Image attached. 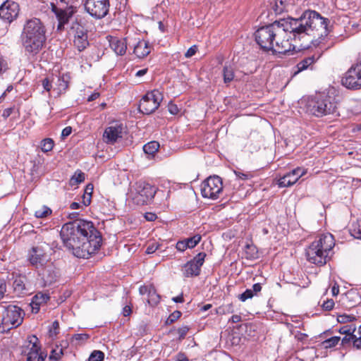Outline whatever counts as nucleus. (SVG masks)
<instances>
[{
	"label": "nucleus",
	"instance_id": "nucleus-1",
	"mask_svg": "<svg viewBox=\"0 0 361 361\" xmlns=\"http://www.w3.org/2000/svg\"><path fill=\"white\" fill-rule=\"evenodd\" d=\"M328 23L319 13L308 10L298 18L281 19L259 27L255 33V40L264 50L285 54L291 49V35L318 45L329 33Z\"/></svg>",
	"mask_w": 361,
	"mask_h": 361
},
{
	"label": "nucleus",
	"instance_id": "nucleus-37",
	"mask_svg": "<svg viewBox=\"0 0 361 361\" xmlns=\"http://www.w3.org/2000/svg\"><path fill=\"white\" fill-rule=\"evenodd\" d=\"M236 176L241 180H248L252 177V175L250 172L243 173L240 171H235Z\"/></svg>",
	"mask_w": 361,
	"mask_h": 361
},
{
	"label": "nucleus",
	"instance_id": "nucleus-31",
	"mask_svg": "<svg viewBox=\"0 0 361 361\" xmlns=\"http://www.w3.org/2000/svg\"><path fill=\"white\" fill-rule=\"evenodd\" d=\"M340 341L339 336H333L329 339L325 340L322 342V345L325 348L334 347L338 344Z\"/></svg>",
	"mask_w": 361,
	"mask_h": 361
},
{
	"label": "nucleus",
	"instance_id": "nucleus-12",
	"mask_svg": "<svg viewBox=\"0 0 361 361\" xmlns=\"http://www.w3.org/2000/svg\"><path fill=\"white\" fill-rule=\"evenodd\" d=\"M71 31L74 36L75 47L79 51H83L89 45L87 30L83 25L75 21L72 24Z\"/></svg>",
	"mask_w": 361,
	"mask_h": 361
},
{
	"label": "nucleus",
	"instance_id": "nucleus-41",
	"mask_svg": "<svg viewBox=\"0 0 361 361\" xmlns=\"http://www.w3.org/2000/svg\"><path fill=\"white\" fill-rule=\"evenodd\" d=\"M58 82H59V90L60 92L64 91L68 88V82L66 81L63 78V79L59 78Z\"/></svg>",
	"mask_w": 361,
	"mask_h": 361
},
{
	"label": "nucleus",
	"instance_id": "nucleus-34",
	"mask_svg": "<svg viewBox=\"0 0 361 361\" xmlns=\"http://www.w3.org/2000/svg\"><path fill=\"white\" fill-rule=\"evenodd\" d=\"M351 235L355 238L361 239V222L353 225Z\"/></svg>",
	"mask_w": 361,
	"mask_h": 361
},
{
	"label": "nucleus",
	"instance_id": "nucleus-14",
	"mask_svg": "<svg viewBox=\"0 0 361 361\" xmlns=\"http://www.w3.org/2000/svg\"><path fill=\"white\" fill-rule=\"evenodd\" d=\"M206 254L198 253L192 260L186 263L183 269V274L186 277L198 276L200 273V268L203 265Z\"/></svg>",
	"mask_w": 361,
	"mask_h": 361
},
{
	"label": "nucleus",
	"instance_id": "nucleus-24",
	"mask_svg": "<svg viewBox=\"0 0 361 361\" xmlns=\"http://www.w3.org/2000/svg\"><path fill=\"white\" fill-rule=\"evenodd\" d=\"M85 173L81 171H77L70 180V184L72 186L77 185L78 184L85 180Z\"/></svg>",
	"mask_w": 361,
	"mask_h": 361
},
{
	"label": "nucleus",
	"instance_id": "nucleus-30",
	"mask_svg": "<svg viewBox=\"0 0 361 361\" xmlns=\"http://www.w3.org/2000/svg\"><path fill=\"white\" fill-rule=\"evenodd\" d=\"M314 62V59L312 57H308L300 62H299L297 65V68L298 71H302L307 68L312 63Z\"/></svg>",
	"mask_w": 361,
	"mask_h": 361
},
{
	"label": "nucleus",
	"instance_id": "nucleus-8",
	"mask_svg": "<svg viewBox=\"0 0 361 361\" xmlns=\"http://www.w3.org/2000/svg\"><path fill=\"white\" fill-rule=\"evenodd\" d=\"M21 348V353L27 356V361H44L40 353L39 339L36 336H28Z\"/></svg>",
	"mask_w": 361,
	"mask_h": 361
},
{
	"label": "nucleus",
	"instance_id": "nucleus-16",
	"mask_svg": "<svg viewBox=\"0 0 361 361\" xmlns=\"http://www.w3.org/2000/svg\"><path fill=\"white\" fill-rule=\"evenodd\" d=\"M124 132L123 125L116 123L107 127L103 134L104 142L113 145L119 139L122 138Z\"/></svg>",
	"mask_w": 361,
	"mask_h": 361
},
{
	"label": "nucleus",
	"instance_id": "nucleus-19",
	"mask_svg": "<svg viewBox=\"0 0 361 361\" xmlns=\"http://www.w3.org/2000/svg\"><path fill=\"white\" fill-rule=\"evenodd\" d=\"M139 293L142 295H147V302L151 306H155L159 302L160 296L157 293L154 287L152 285L140 286Z\"/></svg>",
	"mask_w": 361,
	"mask_h": 361
},
{
	"label": "nucleus",
	"instance_id": "nucleus-26",
	"mask_svg": "<svg viewBox=\"0 0 361 361\" xmlns=\"http://www.w3.org/2000/svg\"><path fill=\"white\" fill-rule=\"evenodd\" d=\"M60 332L59 324L58 321L52 322L51 325L49 327L48 334L49 337L51 339L56 338L57 335Z\"/></svg>",
	"mask_w": 361,
	"mask_h": 361
},
{
	"label": "nucleus",
	"instance_id": "nucleus-36",
	"mask_svg": "<svg viewBox=\"0 0 361 361\" xmlns=\"http://www.w3.org/2000/svg\"><path fill=\"white\" fill-rule=\"evenodd\" d=\"M253 296L254 293H252V290L247 289L245 292L239 295L238 298L241 301L245 302L246 300L252 298Z\"/></svg>",
	"mask_w": 361,
	"mask_h": 361
},
{
	"label": "nucleus",
	"instance_id": "nucleus-45",
	"mask_svg": "<svg viewBox=\"0 0 361 361\" xmlns=\"http://www.w3.org/2000/svg\"><path fill=\"white\" fill-rule=\"evenodd\" d=\"M159 248V245L157 243H152L149 245L146 249V253L152 254Z\"/></svg>",
	"mask_w": 361,
	"mask_h": 361
},
{
	"label": "nucleus",
	"instance_id": "nucleus-17",
	"mask_svg": "<svg viewBox=\"0 0 361 361\" xmlns=\"http://www.w3.org/2000/svg\"><path fill=\"white\" fill-rule=\"evenodd\" d=\"M305 169L298 167L289 173L285 174L279 180V187H289L295 184L298 179L306 173Z\"/></svg>",
	"mask_w": 361,
	"mask_h": 361
},
{
	"label": "nucleus",
	"instance_id": "nucleus-61",
	"mask_svg": "<svg viewBox=\"0 0 361 361\" xmlns=\"http://www.w3.org/2000/svg\"><path fill=\"white\" fill-rule=\"evenodd\" d=\"M35 216L37 218H44L45 216V209L42 210L37 211L35 212Z\"/></svg>",
	"mask_w": 361,
	"mask_h": 361
},
{
	"label": "nucleus",
	"instance_id": "nucleus-46",
	"mask_svg": "<svg viewBox=\"0 0 361 361\" xmlns=\"http://www.w3.org/2000/svg\"><path fill=\"white\" fill-rule=\"evenodd\" d=\"M6 291V283L3 281H0V300L4 298Z\"/></svg>",
	"mask_w": 361,
	"mask_h": 361
},
{
	"label": "nucleus",
	"instance_id": "nucleus-52",
	"mask_svg": "<svg viewBox=\"0 0 361 361\" xmlns=\"http://www.w3.org/2000/svg\"><path fill=\"white\" fill-rule=\"evenodd\" d=\"M353 345L357 349L361 348V336L359 338H356L355 336L353 339Z\"/></svg>",
	"mask_w": 361,
	"mask_h": 361
},
{
	"label": "nucleus",
	"instance_id": "nucleus-20",
	"mask_svg": "<svg viewBox=\"0 0 361 361\" xmlns=\"http://www.w3.org/2000/svg\"><path fill=\"white\" fill-rule=\"evenodd\" d=\"M110 47L117 55L125 54L127 49V44L125 39L112 37L109 41Z\"/></svg>",
	"mask_w": 361,
	"mask_h": 361
},
{
	"label": "nucleus",
	"instance_id": "nucleus-64",
	"mask_svg": "<svg viewBox=\"0 0 361 361\" xmlns=\"http://www.w3.org/2000/svg\"><path fill=\"white\" fill-rule=\"evenodd\" d=\"M177 361H188V359L183 354H178Z\"/></svg>",
	"mask_w": 361,
	"mask_h": 361
},
{
	"label": "nucleus",
	"instance_id": "nucleus-43",
	"mask_svg": "<svg viewBox=\"0 0 361 361\" xmlns=\"http://www.w3.org/2000/svg\"><path fill=\"white\" fill-rule=\"evenodd\" d=\"M334 306V302L333 300H327L322 305L323 308L326 310H332Z\"/></svg>",
	"mask_w": 361,
	"mask_h": 361
},
{
	"label": "nucleus",
	"instance_id": "nucleus-38",
	"mask_svg": "<svg viewBox=\"0 0 361 361\" xmlns=\"http://www.w3.org/2000/svg\"><path fill=\"white\" fill-rule=\"evenodd\" d=\"M188 331H189V327L186 326L179 328L177 330V332L178 334V339L183 340L187 335Z\"/></svg>",
	"mask_w": 361,
	"mask_h": 361
},
{
	"label": "nucleus",
	"instance_id": "nucleus-11",
	"mask_svg": "<svg viewBox=\"0 0 361 361\" xmlns=\"http://www.w3.org/2000/svg\"><path fill=\"white\" fill-rule=\"evenodd\" d=\"M109 0H85V8L88 13L96 18L104 17L109 11Z\"/></svg>",
	"mask_w": 361,
	"mask_h": 361
},
{
	"label": "nucleus",
	"instance_id": "nucleus-4",
	"mask_svg": "<svg viewBox=\"0 0 361 361\" xmlns=\"http://www.w3.org/2000/svg\"><path fill=\"white\" fill-rule=\"evenodd\" d=\"M334 245V238L331 233L318 236L306 250L307 261L317 266L324 265L330 259Z\"/></svg>",
	"mask_w": 361,
	"mask_h": 361
},
{
	"label": "nucleus",
	"instance_id": "nucleus-6",
	"mask_svg": "<svg viewBox=\"0 0 361 361\" xmlns=\"http://www.w3.org/2000/svg\"><path fill=\"white\" fill-rule=\"evenodd\" d=\"M157 188L151 184L140 181L135 183L133 193V201L137 205L149 204L154 198Z\"/></svg>",
	"mask_w": 361,
	"mask_h": 361
},
{
	"label": "nucleus",
	"instance_id": "nucleus-40",
	"mask_svg": "<svg viewBox=\"0 0 361 361\" xmlns=\"http://www.w3.org/2000/svg\"><path fill=\"white\" fill-rule=\"evenodd\" d=\"M176 248L179 251H181V252L185 251L187 248H188L186 240H184L178 241L176 243Z\"/></svg>",
	"mask_w": 361,
	"mask_h": 361
},
{
	"label": "nucleus",
	"instance_id": "nucleus-13",
	"mask_svg": "<svg viewBox=\"0 0 361 361\" xmlns=\"http://www.w3.org/2000/svg\"><path fill=\"white\" fill-rule=\"evenodd\" d=\"M27 260L36 269L43 270L45 265V250L43 246H34L27 253Z\"/></svg>",
	"mask_w": 361,
	"mask_h": 361
},
{
	"label": "nucleus",
	"instance_id": "nucleus-62",
	"mask_svg": "<svg viewBox=\"0 0 361 361\" xmlns=\"http://www.w3.org/2000/svg\"><path fill=\"white\" fill-rule=\"evenodd\" d=\"M131 313V308L130 306L126 305L123 308V315L125 317L128 316Z\"/></svg>",
	"mask_w": 361,
	"mask_h": 361
},
{
	"label": "nucleus",
	"instance_id": "nucleus-53",
	"mask_svg": "<svg viewBox=\"0 0 361 361\" xmlns=\"http://www.w3.org/2000/svg\"><path fill=\"white\" fill-rule=\"evenodd\" d=\"M252 290V293L255 294H257V293L260 292L261 290H262V286L260 283H255L253 286H252V288L251 289Z\"/></svg>",
	"mask_w": 361,
	"mask_h": 361
},
{
	"label": "nucleus",
	"instance_id": "nucleus-50",
	"mask_svg": "<svg viewBox=\"0 0 361 361\" xmlns=\"http://www.w3.org/2000/svg\"><path fill=\"white\" fill-rule=\"evenodd\" d=\"M145 219L149 221H153L156 219L157 216L154 213L147 212L145 215Z\"/></svg>",
	"mask_w": 361,
	"mask_h": 361
},
{
	"label": "nucleus",
	"instance_id": "nucleus-49",
	"mask_svg": "<svg viewBox=\"0 0 361 361\" xmlns=\"http://www.w3.org/2000/svg\"><path fill=\"white\" fill-rule=\"evenodd\" d=\"M72 132V128L70 126L66 127L63 128V130L61 132V137L63 138L66 137L67 136L70 135Z\"/></svg>",
	"mask_w": 361,
	"mask_h": 361
},
{
	"label": "nucleus",
	"instance_id": "nucleus-15",
	"mask_svg": "<svg viewBox=\"0 0 361 361\" xmlns=\"http://www.w3.org/2000/svg\"><path fill=\"white\" fill-rule=\"evenodd\" d=\"M19 5L13 1L7 0L0 6V18L11 23L19 14Z\"/></svg>",
	"mask_w": 361,
	"mask_h": 361
},
{
	"label": "nucleus",
	"instance_id": "nucleus-23",
	"mask_svg": "<svg viewBox=\"0 0 361 361\" xmlns=\"http://www.w3.org/2000/svg\"><path fill=\"white\" fill-rule=\"evenodd\" d=\"M159 148V142L156 141H152L143 146V151L145 154L153 156L158 151Z\"/></svg>",
	"mask_w": 361,
	"mask_h": 361
},
{
	"label": "nucleus",
	"instance_id": "nucleus-29",
	"mask_svg": "<svg viewBox=\"0 0 361 361\" xmlns=\"http://www.w3.org/2000/svg\"><path fill=\"white\" fill-rule=\"evenodd\" d=\"M245 254L247 259H255L257 257V248L253 245H247L245 246Z\"/></svg>",
	"mask_w": 361,
	"mask_h": 361
},
{
	"label": "nucleus",
	"instance_id": "nucleus-28",
	"mask_svg": "<svg viewBox=\"0 0 361 361\" xmlns=\"http://www.w3.org/2000/svg\"><path fill=\"white\" fill-rule=\"evenodd\" d=\"M63 355V349L59 346L51 351L49 361H59Z\"/></svg>",
	"mask_w": 361,
	"mask_h": 361
},
{
	"label": "nucleus",
	"instance_id": "nucleus-54",
	"mask_svg": "<svg viewBox=\"0 0 361 361\" xmlns=\"http://www.w3.org/2000/svg\"><path fill=\"white\" fill-rule=\"evenodd\" d=\"M354 338H355V335H353V334L345 335V336L342 340V343H346L350 342V341H353V342Z\"/></svg>",
	"mask_w": 361,
	"mask_h": 361
},
{
	"label": "nucleus",
	"instance_id": "nucleus-18",
	"mask_svg": "<svg viewBox=\"0 0 361 361\" xmlns=\"http://www.w3.org/2000/svg\"><path fill=\"white\" fill-rule=\"evenodd\" d=\"M342 84L348 89H358L361 87V79L354 67L352 66L345 75L342 78Z\"/></svg>",
	"mask_w": 361,
	"mask_h": 361
},
{
	"label": "nucleus",
	"instance_id": "nucleus-56",
	"mask_svg": "<svg viewBox=\"0 0 361 361\" xmlns=\"http://www.w3.org/2000/svg\"><path fill=\"white\" fill-rule=\"evenodd\" d=\"M332 295L336 296L339 293V286L336 283L331 288Z\"/></svg>",
	"mask_w": 361,
	"mask_h": 361
},
{
	"label": "nucleus",
	"instance_id": "nucleus-35",
	"mask_svg": "<svg viewBox=\"0 0 361 361\" xmlns=\"http://www.w3.org/2000/svg\"><path fill=\"white\" fill-rule=\"evenodd\" d=\"M355 331V327L353 325H345L339 329V333L341 334L351 335Z\"/></svg>",
	"mask_w": 361,
	"mask_h": 361
},
{
	"label": "nucleus",
	"instance_id": "nucleus-3",
	"mask_svg": "<svg viewBox=\"0 0 361 361\" xmlns=\"http://www.w3.org/2000/svg\"><path fill=\"white\" fill-rule=\"evenodd\" d=\"M21 41L26 51L33 54L38 53L45 42V27L40 19L33 18L26 21Z\"/></svg>",
	"mask_w": 361,
	"mask_h": 361
},
{
	"label": "nucleus",
	"instance_id": "nucleus-51",
	"mask_svg": "<svg viewBox=\"0 0 361 361\" xmlns=\"http://www.w3.org/2000/svg\"><path fill=\"white\" fill-rule=\"evenodd\" d=\"M54 146V140L47 137V152L51 150Z\"/></svg>",
	"mask_w": 361,
	"mask_h": 361
},
{
	"label": "nucleus",
	"instance_id": "nucleus-27",
	"mask_svg": "<svg viewBox=\"0 0 361 361\" xmlns=\"http://www.w3.org/2000/svg\"><path fill=\"white\" fill-rule=\"evenodd\" d=\"M47 271H49V274L47 277V284H51L52 283L55 282L59 277V269H56V267H53Z\"/></svg>",
	"mask_w": 361,
	"mask_h": 361
},
{
	"label": "nucleus",
	"instance_id": "nucleus-5",
	"mask_svg": "<svg viewBox=\"0 0 361 361\" xmlns=\"http://www.w3.org/2000/svg\"><path fill=\"white\" fill-rule=\"evenodd\" d=\"M336 110V103L325 93L312 96L307 102V111L317 117L334 114Z\"/></svg>",
	"mask_w": 361,
	"mask_h": 361
},
{
	"label": "nucleus",
	"instance_id": "nucleus-42",
	"mask_svg": "<svg viewBox=\"0 0 361 361\" xmlns=\"http://www.w3.org/2000/svg\"><path fill=\"white\" fill-rule=\"evenodd\" d=\"M181 316V312L180 311H174L171 314L169 315L168 318V321H170L171 323L177 320Z\"/></svg>",
	"mask_w": 361,
	"mask_h": 361
},
{
	"label": "nucleus",
	"instance_id": "nucleus-10",
	"mask_svg": "<svg viewBox=\"0 0 361 361\" xmlns=\"http://www.w3.org/2000/svg\"><path fill=\"white\" fill-rule=\"evenodd\" d=\"M222 189V180L217 176L209 177L201 185L202 195L205 198L217 199Z\"/></svg>",
	"mask_w": 361,
	"mask_h": 361
},
{
	"label": "nucleus",
	"instance_id": "nucleus-59",
	"mask_svg": "<svg viewBox=\"0 0 361 361\" xmlns=\"http://www.w3.org/2000/svg\"><path fill=\"white\" fill-rule=\"evenodd\" d=\"M355 70L357 73L359 78L361 79V61L353 66Z\"/></svg>",
	"mask_w": 361,
	"mask_h": 361
},
{
	"label": "nucleus",
	"instance_id": "nucleus-21",
	"mask_svg": "<svg viewBox=\"0 0 361 361\" xmlns=\"http://www.w3.org/2000/svg\"><path fill=\"white\" fill-rule=\"evenodd\" d=\"M150 52V48L148 42L144 40L139 41L134 47V54L138 58H143L147 56Z\"/></svg>",
	"mask_w": 361,
	"mask_h": 361
},
{
	"label": "nucleus",
	"instance_id": "nucleus-55",
	"mask_svg": "<svg viewBox=\"0 0 361 361\" xmlns=\"http://www.w3.org/2000/svg\"><path fill=\"white\" fill-rule=\"evenodd\" d=\"M230 322L232 323H238L241 321V317L238 314L233 315L231 319H229Z\"/></svg>",
	"mask_w": 361,
	"mask_h": 361
},
{
	"label": "nucleus",
	"instance_id": "nucleus-7",
	"mask_svg": "<svg viewBox=\"0 0 361 361\" xmlns=\"http://www.w3.org/2000/svg\"><path fill=\"white\" fill-rule=\"evenodd\" d=\"M23 312L20 307L9 305L4 307L2 317V325L8 329L16 328L20 326L23 320Z\"/></svg>",
	"mask_w": 361,
	"mask_h": 361
},
{
	"label": "nucleus",
	"instance_id": "nucleus-60",
	"mask_svg": "<svg viewBox=\"0 0 361 361\" xmlns=\"http://www.w3.org/2000/svg\"><path fill=\"white\" fill-rule=\"evenodd\" d=\"M13 108H8V109H6L4 112H3V114L2 116L4 117V118H8L13 112Z\"/></svg>",
	"mask_w": 361,
	"mask_h": 361
},
{
	"label": "nucleus",
	"instance_id": "nucleus-39",
	"mask_svg": "<svg viewBox=\"0 0 361 361\" xmlns=\"http://www.w3.org/2000/svg\"><path fill=\"white\" fill-rule=\"evenodd\" d=\"M8 69V63L4 58L0 56V75L4 73Z\"/></svg>",
	"mask_w": 361,
	"mask_h": 361
},
{
	"label": "nucleus",
	"instance_id": "nucleus-2",
	"mask_svg": "<svg viewBox=\"0 0 361 361\" xmlns=\"http://www.w3.org/2000/svg\"><path fill=\"white\" fill-rule=\"evenodd\" d=\"M64 245L78 258H88L101 246L102 236L92 222L76 220L65 224L60 231Z\"/></svg>",
	"mask_w": 361,
	"mask_h": 361
},
{
	"label": "nucleus",
	"instance_id": "nucleus-47",
	"mask_svg": "<svg viewBox=\"0 0 361 361\" xmlns=\"http://www.w3.org/2000/svg\"><path fill=\"white\" fill-rule=\"evenodd\" d=\"M91 202V195L83 194L82 195V204L85 207L88 206Z\"/></svg>",
	"mask_w": 361,
	"mask_h": 361
},
{
	"label": "nucleus",
	"instance_id": "nucleus-44",
	"mask_svg": "<svg viewBox=\"0 0 361 361\" xmlns=\"http://www.w3.org/2000/svg\"><path fill=\"white\" fill-rule=\"evenodd\" d=\"M197 47L196 46H192L188 49V51L185 54V56L186 58H190L195 54L197 52Z\"/></svg>",
	"mask_w": 361,
	"mask_h": 361
},
{
	"label": "nucleus",
	"instance_id": "nucleus-48",
	"mask_svg": "<svg viewBox=\"0 0 361 361\" xmlns=\"http://www.w3.org/2000/svg\"><path fill=\"white\" fill-rule=\"evenodd\" d=\"M169 111L172 115H176L178 113V108L176 104H169Z\"/></svg>",
	"mask_w": 361,
	"mask_h": 361
},
{
	"label": "nucleus",
	"instance_id": "nucleus-33",
	"mask_svg": "<svg viewBox=\"0 0 361 361\" xmlns=\"http://www.w3.org/2000/svg\"><path fill=\"white\" fill-rule=\"evenodd\" d=\"M200 240L201 236L200 235H195L191 238L185 239L188 248H193L195 247Z\"/></svg>",
	"mask_w": 361,
	"mask_h": 361
},
{
	"label": "nucleus",
	"instance_id": "nucleus-22",
	"mask_svg": "<svg viewBox=\"0 0 361 361\" xmlns=\"http://www.w3.org/2000/svg\"><path fill=\"white\" fill-rule=\"evenodd\" d=\"M45 303V294L40 292L36 294L30 302V307L32 313H37L39 310L40 306Z\"/></svg>",
	"mask_w": 361,
	"mask_h": 361
},
{
	"label": "nucleus",
	"instance_id": "nucleus-63",
	"mask_svg": "<svg viewBox=\"0 0 361 361\" xmlns=\"http://www.w3.org/2000/svg\"><path fill=\"white\" fill-rule=\"evenodd\" d=\"M172 300L175 302H183V295H180L178 296L173 298Z\"/></svg>",
	"mask_w": 361,
	"mask_h": 361
},
{
	"label": "nucleus",
	"instance_id": "nucleus-32",
	"mask_svg": "<svg viewBox=\"0 0 361 361\" xmlns=\"http://www.w3.org/2000/svg\"><path fill=\"white\" fill-rule=\"evenodd\" d=\"M104 354L100 350H94L89 357L88 361H103Z\"/></svg>",
	"mask_w": 361,
	"mask_h": 361
},
{
	"label": "nucleus",
	"instance_id": "nucleus-57",
	"mask_svg": "<svg viewBox=\"0 0 361 361\" xmlns=\"http://www.w3.org/2000/svg\"><path fill=\"white\" fill-rule=\"evenodd\" d=\"M92 191H93V185L92 184H88L85 188V194L92 196Z\"/></svg>",
	"mask_w": 361,
	"mask_h": 361
},
{
	"label": "nucleus",
	"instance_id": "nucleus-58",
	"mask_svg": "<svg viewBox=\"0 0 361 361\" xmlns=\"http://www.w3.org/2000/svg\"><path fill=\"white\" fill-rule=\"evenodd\" d=\"M89 338L87 334H80L75 335V340H87Z\"/></svg>",
	"mask_w": 361,
	"mask_h": 361
},
{
	"label": "nucleus",
	"instance_id": "nucleus-9",
	"mask_svg": "<svg viewBox=\"0 0 361 361\" xmlns=\"http://www.w3.org/2000/svg\"><path fill=\"white\" fill-rule=\"evenodd\" d=\"M163 99L162 94L157 90L147 92L140 100V111L145 114H150L157 110Z\"/></svg>",
	"mask_w": 361,
	"mask_h": 361
},
{
	"label": "nucleus",
	"instance_id": "nucleus-25",
	"mask_svg": "<svg viewBox=\"0 0 361 361\" xmlns=\"http://www.w3.org/2000/svg\"><path fill=\"white\" fill-rule=\"evenodd\" d=\"M224 81L225 83H229L234 78V71L232 67L225 66L223 71Z\"/></svg>",
	"mask_w": 361,
	"mask_h": 361
}]
</instances>
